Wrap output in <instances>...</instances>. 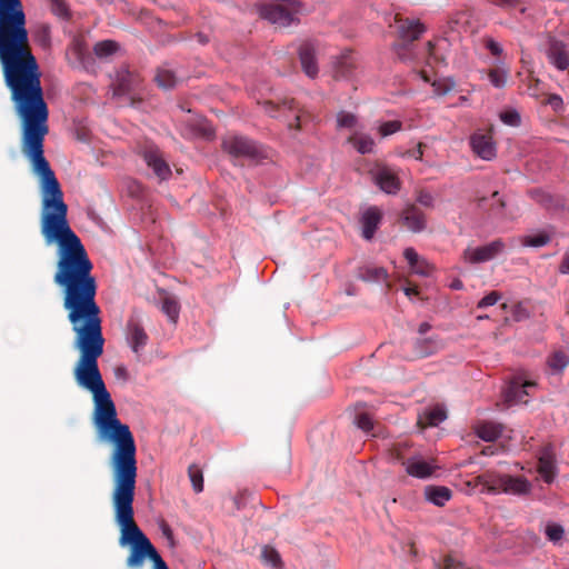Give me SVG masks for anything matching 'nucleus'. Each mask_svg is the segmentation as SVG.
Wrapping results in <instances>:
<instances>
[{
  "label": "nucleus",
  "mask_w": 569,
  "mask_h": 569,
  "mask_svg": "<svg viewBox=\"0 0 569 569\" xmlns=\"http://www.w3.org/2000/svg\"><path fill=\"white\" fill-rule=\"evenodd\" d=\"M406 471L409 476L426 479L432 476L438 466L432 465L419 457H410L405 463Z\"/></svg>",
  "instance_id": "nucleus-16"
},
{
  "label": "nucleus",
  "mask_w": 569,
  "mask_h": 569,
  "mask_svg": "<svg viewBox=\"0 0 569 569\" xmlns=\"http://www.w3.org/2000/svg\"><path fill=\"white\" fill-rule=\"evenodd\" d=\"M370 174L375 184L385 193L396 194L399 192L401 181L396 169L386 164H376Z\"/></svg>",
  "instance_id": "nucleus-6"
},
{
  "label": "nucleus",
  "mask_w": 569,
  "mask_h": 569,
  "mask_svg": "<svg viewBox=\"0 0 569 569\" xmlns=\"http://www.w3.org/2000/svg\"><path fill=\"white\" fill-rule=\"evenodd\" d=\"M124 371H126V369H124L123 367H118V368L116 369V375H117V376H119V375H123V373H124Z\"/></svg>",
  "instance_id": "nucleus-60"
},
{
  "label": "nucleus",
  "mask_w": 569,
  "mask_h": 569,
  "mask_svg": "<svg viewBox=\"0 0 569 569\" xmlns=\"http://www.w3.org/2000/svg\"><path fill=\"white\" fill-rule=\"evenodd\" d=\"M422 150H421V144L419 143L417 146V148L412 149V150H409L407 151L406 153H403L402 156L403 157H410V158H413L416 160H421L422 159Z\"/></svg>",
  "instance_id": "nucleus-53"
},
{
  "label": "nucleus",
  "mask_w": 569,
  "mask_h": 569,
  "mask_svg": "<svg viewBox=\"0 0 569 569\" xmlns=\"http://www.w3.org/2000/svg\"><path fill=\"white\" fill-rule=\"evenodd\" d=\"M403 292L407 297L412 298L418 295V290L415 287H406L403 288Z\"/></svg>",
  "instance_id": "nucleus-55"
},
{
  "label": "nucleus",
  "mask_w": 569,
  "mask_h": 569,
  "mask_svg": "<svg viewBox=\"0 0 569 569\" xmlns=\"http://www.w3.org/2000/svg\"><path fill=\"white\" fill-rule=\"evenodd\" d=\"M550 234L545 231H537L525 234L519 240L523 247L540 248L549 243Z\"/></svg>",
  "instance_id": "nucleus-31"
},
{
  "label": "nucleus",
  "mask_w": 569,
  "mask_h": 569,
  "mask_svg": "<svg viewBox=\"0 0 569 569\" xmlns=\"http://www.w3.org/2000/svg\"><path fill=\"white\" fill-rule=\"evenodd\" d=\"M546 536L552 542H558L562 539L565 535V529L562 526L551 522L546 526Z\"/></svg>",
  "instance_id": "nucleus-40"
},
{
  "label": "nucleus",
  "mask_w": 569,
  "mask_h": 569,
  "mask_svg": "<svg viewBox=\"0 0 569 569\" xmlns=\"http://www.w3.org/2000/svg\"><path fill=\"white\" fill-rule=\"evenodd\" d=\"M163 313L169 318L171 322H177L180 313L179 303L172 298H166L162 301L161 307Z\"/></svg>",
  "instance_id": "nucleus-37"
},
{
  "label": "nucleus",
  "mask_w": 569,
  "mask_h": 569,
  "mask_svg": "<svg viewBox=\"0 0 569 569\" xmlns=\"http://www.w3.org/2000/svg\"><path fill=\"white\" fill-rule=\"evenodd\" d=\"M402 220L406 227L412 232H420L426 228V217L423 212L415 206L403 211Z\"/></svg>",
  "instance_id": "nucleus-22"
},
{
  "label": "nucleus",
  "mask_w": 569,
  "mask_h": 569,
  "mask_svg": "<svg viewBox=\"0 0 569 569\" xmlns=\"http://www.w3.org/2000/svg\"><path fill=\"white\" fill-rule=\"evenodd\" d=\"M150 560L153 562V569H169L164 560L158 553L157 549L152 552Z\"/></svg>",
  "instance_id": "nucleus-48"
},
{
  "label": "nucleus",
  "mask_w": 569,
  "mask_h": 569,
  "mask_svg": "<svg viewBox=\"0 0 569 569\" xmlns=\"http://www.w3.org/2000/svg\"><path fill=\"white\" fill-rule=\"evenodd\" d=\"M537 470L547 483H551L556 477V458L551 445L543 447L538 458Z\"/></svg>",
  "instance_id": "nucleus-11"
},
{
  "label": "nucleus",
  "mask_w": 569,
  "mask_h": 569,
  "mask_svg": "<svg viewBox=\"0 0 569 569\" xmlns=\"http://www.w3.org/2000/svg\"><path fill=\"white\" fill-rule=\"evenodd\" d=\"M547 56L551 64L559 70L569 68V52L567 47L557 40H551L547 50Z\"/></svg>",
  "instance_id": "nucleus-15"
},
{
  "label": "nucleus",
  "mask_w": 569,
  "mask_h": 569,
  "mask_svg": "<svg viewBox=\"0 0 569 569\" xmlns=\"http://www.w3.org/2000/svg\"><path fill=\"white\" fill-rule=\"evenodd\" d=\"M547 104H549L555 111H559L563 107V100L559 94H550L547 99Z\"/></svg>",
  "instance_id": "nucleus-47"
},
{
  "label": "nucleus",
  "mask_w": 569,
  "mask_h": 569,
  "mask_svg": "<svg viewBox=\"0 0 569 569\" xmlns=\"http://www.w3.org/2000/svg\"><path fill=\"white\" fill-rule=\"evenodd\" d=\"M160 529L162 531V535L168 539L170 546H174L173 532L170 526L167 522L162 521L160 525Z\"/></svg>",
  "instance_id": "nucleus-49"
},
{
  "label": "nucleus",
  "mask_w": 569,
  "mask_h": 569,
  "mask_svg": "<svg viewBox=\"0 0 569 569\" xmlns=\"http://www.w3.org/2000/svg\"><path fill=\"white\" fill-rule=\"evenodd\" d=\"M399 37L408 42L417 40L425 31L426 26L418 19H396Z\"/></svg>",
  "instance_id": "nucleus-13"
},
{
  "label": "nucleus",
  "mask_w": 569,
  "mask_h": 569,
  "mask_svg": "<svg viewBox=\"0 0 569 569\" xmlns=\"http://www.w3.org/2000/svg\"><path fill=\"white\" fill-rule=\"evenodd\" d=\"M336 127L338 130H349L351 133L362 129L358 117L346 110H341L336 116Z\"/></svg>",
  "instance_id": "nucleus-24"
},
{
  "label": "nucleus",
  "mask_w": 569,
  "mask_h": 569,
  "mask_svg": "<svg viewBox=\"0 0 569 569\" xmlns=\"http://www.w3.org/2000/svg\"><path fill=\"white\" fill-rule=\"evenodd\" d=\"M156 81L159 87H161L163 89H171L177 83V77L174 76V73L172 71L167 70V69H161L158 71V73L156 76Z\"/></svg>",
  "instance_id": "nucleus-36"
},
{
  "label": "nucleus",
  "mask_w": 569,
  "mask_h": 569,
  "mask_svg": "<svg viewBox=\"0 0 569 569\" xmlns=\"http://www.w3.org/2000/svg\"><path fill=\"white\" fill-rule=\"evenodd\" d=\"M489 1L492 4L500 6V7H513L517 3V0H489Z\"/></svg>",
  "instance_id": "nucleus-54"
},
{
  "label": "nucleus",
  "mask_w": 569,
  "mask_h": 569,
  "mask_svg": "<svg viewBox=\"0 0 569 569\" xmlns=\"http://www.w3.org/2000/svg\"><path fill=\"white\" fill-rule=\"evenodd\" d=\"M417 77L420 78L423 82H428L433 88V92L436 96H445L451 90H453L456 82L450 77L445 78H435L431 79L427 71H420L417 73Z\"/></svg>",
  "instance_id": "nucleus-21"
},
{
  "label": "nucleus",
  "mask_w": 569,
  "mask_h": 569,
  "mask_svg": "<svg viewBox=\"0 0 569 569\" xmlns=\"http://www.w3.org/2000/svg\"><path fill=\"white\" fill-rule=\"evenodd\" d=\"M188 476L191 481L193 490L199 493L203 490V475L202 470L197 465H191L188 469Z\"/></svg>",
  "instance_id": "nucleus-38"
},
{
  "label": "nucleus",
  "mask_w": 569,
  "mask_h": 569,
  "mask_svg": "<svg viewBox=\"0 0 569 569\" xmlns=\"http://www.w3.org/2000/svg\"><path fill=\"white\" fill-rule=\"evenodd\" d=\"M402 128V123L398 120H392V121H386L383 123H381L379 126V133L382 136V137H388L390 134H393L398 131H400Z\"/></svg>",
  "instance_id": "nucleus-41"
},
{
  "label": "nucleus",
  "mask_w": 569,
  "mask_h": 569,
  "mask_svg": "<svg viewBox=\"0 0 569 569\" xmlns=\"http://www.w3.org/2000/svg\"><path fill=\"white\" fill-rule=\"evenodd\" d=\"M506 244L497 239L480 247H468L462 253V259L467 263H483L490 261L505 251Z\"/></svg>",
  "instance_id": "nucleus-5"
},
{
  "label": "nucleus",
  "mask_w": 569,
  "mask_h": 569,
  "mask_svg": "<svg viewBox=\"0 0 569 569\" xmlns=\"http://www.w3.org/2000/svg\"><path fill=\"white\" fill-rule=\"evenodd\" d=\"M459 101H460V103H467V102H468V98H467V97H465V96H461V97L459 98Z\"/></svg>",
  "instance_id": "nucleus-61"
},
{
  "label": "nucleus",
  "mask_w": 569,
  "mask_h": 569,
  "mask_svg": "<svg viewBox=\"0 0 569 569\" xmlns=\"http://www.w3.org/2000/svg\"><path fill=\"white\" fill-rule=\"evenodd\" d=\"M491 448H493V446H488V447H486V448L482 450V453H483L485 456L492 455V453H493V451L491 450Z\"/></svg>",
  "instance_id": "nucleus-58"
},
{
  "label": "nucleus",
  "mask_w": 569,
  "mask_h": 569,
  "mask_svg": "<svg viewBox=\"0 0 569 569\" xmlns=\"http://www.w3.org/2000/svg\"><path fill=\"white\" fill-rule=\"evenodd\" d=\"M403 256L413 273L422 277H431L433 274L435 267L420 257L413 248H406Z\"/></svg>",
  "instance_id": "nucleus-14"
},
{
  "label": "nucleus",
  "mask_w": 569,
  "mask_h": 569,
  "mask_svg": "<svg viewBox=\"0 0 569 569\" xmlns=\"http://www.w3.org/2000/svg\"><path fill=\"white\" fill-rule=\"evenodd\" d=\"M430 329H431L430 323H428V322H422V323H420V325H419L418 332H419L420 335H425V333H427Z\"/></svg>",
  "instance_id": "nucleus-56"
},
{
  "label": "nucleus",
  "mask_w": 569,
  "mask_h": 569,
  "mask_svg": "<svg viewBox=\"0 0 569 569\" xmlns=\"http://www.w3.org/2000/svg\"><path fill=\"white\" fill-rule=\"evenodd\" d=\"M476 435L485 441H495L502 432L500 425L491 421L479 422L475 426Z\"/></svg>",
  "instance_id": "nucleus-26"
},
{
  "label": "nucleus",
  "mask_w": 569,
  "mask_h": 569,
  "mask_svg": "<svg viewBox=\"0 0 569 569\" xmlns=\"http://www.w3.org/2000/svg\"><path fill=\"white\" fill-rule=\"evenodd\" d=\"M426 498L436 506H445L451 499L452 492L443 486H428L425 489Z\"/></svg>",
  "instance_id": "nucleus-28"
},
{
  "label": "nucleus",
  "mask_w": 569,
  "mask_h": 569,
  "mask_svg": "<svg viewBox=\"0 0 569 569\" xmlns=\"http://www.w3.org/2000/svg\"><path fill=\"white\" fill-rule=\"evenodd\" d=\"M529 393H503L505 396V402L506 407L509 408L513 405H517L518 402L522 401L523 396H528ZM523 402H527V400H523Z\"/></svg>",
  "instance_id": "nucleus-46"
},
{
  "label": "nucleus",
  "mask_w": 569,
  "mask_h": 569,
  "mask_svg": "<svg viewBox=\"0 0 569 569\" xmlns=\"http://www.w3.org/2000/svg\"><path fill=\"white\" fill-rule=\"evenodd\" d=\"M509 78V69L501 63L497 68H492L488 71V79L491 86L497 89H502L507 84V80Z\"/></svg>",
  "instance_id": "nucleus-30"
},
{
  "label": "nucleus",
  "mask_w": 569,
  "mask_h": 569,
  "mask_svg": "<svg viewBox=\"0 0 569 569\" xmlns=\"http://www.w3.org/2000/svg\"><path fill=\"white\" fill-rule=\"evenodd\" d=\"M348 143H350L360 154H368L373 152L375 140L370 134L361 132V130L351 133L348 137Z\"/></svg>",
  "instance_id": "nucleus-23"
},
{
  "label": "nucleus",
  "mask_w": 569,
  "mask_h": 569,
  "mask_svg": "<svg viewBox=\"0 0 569 569\" xmlns=\"http://www.w3.org/2000/svg\"><path fill=\"white\" fill-rule=\"evenodd\" d=\"M500 299V295L497 291H491L487 296H485L478 302V308H487L496 305Z\"/></svg>",
  "instance_id": "nucleus-44"
},
{
  "label": "nucleus",
  "mask_w": 569,
  "mask_h": 569,
  "mask_svg": "<svg viewBox=\"0 0 569 569\" xmlns=\"http://www.w3.org/2000/svg\"><path fill=\"white\" fill-rule=\"evenodd\" d=\"M447 419V410L442 405H436L419 416L418 425L421 428L437 427Z\"/></svg>",
  "instance_id": "nucleus-19"
},
{
  "label": "nucleus",
  "mask_w": 569,
  "mask_h": 569,
  "mask_svg": "<svg viewBox=\"0 0 569 569\" xmlns=\"http://www.w3.org/2000/svg\"><path fill=\"white\" fill-rule=\"evenodd\" d=\"M358 68V57L351 49H345L336 58L335 73L341 79H351Z\"/></svg>",
  "instance_id": "nucleus-8"
},
{
  "label": "nucleus",
  "mask_w": 569,
  "mask_h": 569,
  "mask_svg": "<svg viewBox=\"0 0 569 569\" xmlns=\"http://www.w3.org/2000/svg\"><path fill=\"white\" fill-rule=\"evenodd\" d=\"M143 159L147 166L152 169L160 180H166L171 176L169 164L162 158L160 151L156 147H150L143 152Z\"/></svg>",
  "instance_id": "nucleus-12"
},
{
  "label": "nucleus",
  "mask_w": 569,
  "mask_h": 569,
  "mask_svg": "<svg viewBox=\"0 0 569 569\" xmlns=\"http://www.w3.org/2000/svg\"><path fill=\"white\" fill-rule=\"evenodd\" d=\"M447 41L445 39H439L437 41H429L427 43V52H428V64L431 66L433 62H439L443 60V56L440 54V47L446 46Z\"/></svg>",
  "instance_id": "nucleus-33"
},
{
  "label": "nucleus",
  "mask_w": 569,
  "mask_h": 569,
  "mask_svg": "<svg viewBox=\"0 0 569 569\" xmlns=\"http://www.w3.org/2000/svg\"><path fill=\"white\" fill-rule=\"evenodd\" d=\"M278 3H260L257 11L263 20L279 26L289 27L299 22V16L307 12L301 0H276Z\"/></svg>",
  "instance_id": "nucleus-3"
},
{
  "label": "nucleus",
  "mask_w": 569,
  "mask_h": 569,
  "mask_svg": "<svg viewBox=\"0 0 569 569\" xmlns=\"http://www.w3.org/2000/svg\"><path fill=\"white\" fill-rule=\"evenodd\" d=\"M535 381L529 377L526 372H518L511 375L508 381V385L503 387L500 391H523L527 388L535 387Z\"/></svg>",
  "instance_id": "nucleus-27"
},
{
  "label": "nucleus",
  "mask_w": 569,
  "mask_h": 569,
  "mask_svg": "<svg viewBox=\"0 0 569 569\" xmlns=\"http://www.w3.org/2000/svg\"><path fill=\"white\" fill-rule=\"evenodd\" d=\"M472 151L482 160H492L497 154L496 143L491 136L476 132L470 137Z\"/></svg>",
  "instance_id": "nucleus-10"
},
{
  "label": "nucleus",
  "mask_w": 569,
  "mask_h": 569,
  "mask_svg": "<svg viewBox=\"0 0 569 569\" xmlns=\"http://www.w3.org/2000/svg\"><path fill=\"white\" fill-rule=\"evenodd\" d=\"M418 202L425 207H431L433 202V198L429 192H421L418 196Z\"/></svg>",
  "instance_id": "nucleus-51"
},
{
  "label": "nucleus",
  "mask_w": 569,
  "mask_h": 569,
  "mask_svg": "<svg viewBox=\"0 0 569 569\" xmlns=\"http://www.w3.org/2000/svg\"><path fill=\"white\" fill-rule=\"evenodd\" d=\"M449 287L453 290H461L463 288V283L461 280L455 279Z\"/></svg>",
  "instance_id": "nucleus-57"
},
{
  "label": "nucleus",
  "mask_w": 569,
  "mask_h": 569,
  "mask_svg": "<svg viewBox=\"0 0 569 569\" xmlns=\"http://www.w3.org/2000/svg\"><path fill=\"white\" fill-rule=\"evenodd\" d=\"M137 480L112 485L111 502L114 512V521L120 528V545H130V555L127 566L132 569L141 568L144 558L151 557L153 545L141 531L134 520L133 501Z\"/></svg>",
  "instance_id": "nucleus-2"
},
{
  "label": "nucleus",
  "mask_w": 569,
  "mask_h": 569,
  "mask_svg": "<svg viewBox=\"0 0 569 569\" xmlns=\"http://www.w3.org/2000/svg\"><path fill=\"white\" fill-rule=\"evenodd\" d=\"M353 410V422L356 423V426L362 431L376 436V433L373 432L375 420L371 408L368 407L366 403H357Z\"/></svg>",
  "instance_id": "nucleus-18"
},
{
  "label": "nucleus",
  "mask_w": 569,
  "mask_h": 569,
  "mask_svg": "<svg viewBox=\"0 0 569 569\" xmlns=\"http://www.w3.org/2000/svg\"><path fill=\"white\" fill-rule=\"evenodd\" d=\"M492 197H493V198H498V200L500 201L501 207H503V206H505V203H503V202L501 201V199L499 198V193H498V192H495V193L492 194Z\"/></svg>",
  "instance_id": "nucleus-62"
},
{
  "label": "nucleus",
  "mask_w": 569,
  "mask_h": 569,
  "mask_svg": "<svg viewBox=\"0 0 569 569\" xmlns=\"http://www.w3.org/2000/svg\"><path fill=\"white\" fill-rule=\"evenodd\" d=\"M93 50L98 57L106 58L118 50V43L112 40L100 41L94 46Z\"/></svg>",
  "instance_id": "nucleus-39"
},
{
  "label": "nucleus",
  "mask_w": 569,
  "mask_h": 569,
  "mask_svg": "<svg viewBox=\"0 0 569 569\" xmlns=\"http://www.w3.org/2000/svg\"><path fill=\"white\" fill-rule=\"evenodd\" d=\"M547 363L552 372H561L569 365V355L563 350H556L549 356Z\"/></svg>",
  "instance_id": "nucleus-32"
},
{
  "label": "nucleus",
  "mask_w": 569,
  "mask_h": 569,
  "mask_svg": "<svg viewBox=\"0 0 569 569\" xmlns=\"http://www.w3.org/2000/svg\"><path fill=\"white\" fill-rule=\"evenodd\" d=\"M126 341L130 349L140 355L148 343L149 337L143 328L142 320L137 312H133L126 325L124 329Z\"/></svg>",
  "instance_id": "nucleus-7"
},
{
  "label": "nucleus",
  "mask_w": 569,
  "mask_h": 569,
  "mask_svg": "<svg viewBox=\"0 0 569 569\" xmlns=\"http://www.w3.org/2000/svg\"><path fill=\"white\" fill-rule=\"evenodd\" d=\"M198 38H199V42H201L203 44L208 42V39L201 33L198 34Z\"/></svg>",
  "instance_id": "nucleus-59"
},
{
  "label": "nucleus",
  "mask_w": 569,
  "mask_h": 569,
  "mask_svg": "<svg viewBox=\"0 0 569 569\" xmlns=\"http://www.w3.org/2000/svg\"><path fill=\"white\" fill-rule=\"evenodd\" d=\"M53 12L59 17H67L68 8L63 2L56 1L53 4Z\"/></svg>",
  "instance_id": "nucleus-50"
},
{
  "label": "nucleus",
  "mask_w": 569,
  "mask_h": 569,
  "mask_svg": "<svg viewBox=\"0 0 569 569\" xmlns=\"http://www.w3.org/2000/svg\"><path fill=\"white\" fill-rule=\"evenodd\" d=\"M500 120L512 127H517L520 124V114L516 110L505 111L500 113Z\"/></svg>",
  "instance_id": "nucleus-42"
},
{
  "label": "nucleus",
  "mask_w": 569,
  "mask_h": 569,
  "mask_svg": "<svg viewBox=\"0 0 569 569\" xmlns=\"http://www.w3.org/2000/svg\"><path fill=\"white\" fill-rule=\"evenodd\" d=\"M502 486V491L507 493H525L529 491V482L520 477H512L508 475H503V479L499 480Z\"/></svg>",
  "instance_id": "nucleus-25"
},
{
  "label": "nucleus",
  "mask_w": 569,
  "mask_h": 569,
  "mask_svg": "<svg viewBox=\"0 0 569 569\" xmlns=\"http://www.w3.org/2000/svg\"><path fill=\"white\" fill-rule=\"evenodd\" d=\"M382 213L379 208L370 207L361 216L362 236L365 239L370 240L375 236L381 222Z\"/></svg>",
  "instance_id": "nucleus-17"
},
{
  "label": "nucleus",
  "mask_w": 569,
  "mask_h": 569,
  "mask_svg": "<svg viewBox=\"0 0 569 569\" xmlns=\"http://www.w3.org/2000/svg\"><path fill=\"white\" fill-rule=\"evenodd\" d=\"M410 448V445L408 441H399L392 445V447L389 449V457L390 459L401 462L405 465L407 462L406 452Z\"/></svg>",
  "instance_id": "nucleus-35"
},
{
  "label": "nucleus",
  "mask_w": 569,
  "mask_h": 569,
  "mask_svg": "<svg viewBox=\"0 0 569 569\" xmlns=\"http://www.w3.org/2000/svg\"><path fill=\"white\" fill-rule=\"evenodd\" d=\"M261 556L267 563H270L273 567L278 566L280 562V556L273 548L264 547Z\"/></svg>",
  "instance_id": "nucleus-43"
},
{
  "label": "nucleus",
  "mask_w": 569,
  "mask_h": 569,
  "mask_svg": "<svg viewBox=\"0 0 569 569\" xmlns=\"http://www.w3.org/2000/svg\"><path fill=\"white\" fill-rule=\"evenodd\" d=\"M558 270L562 274H569V249L565 252Z\"/></svg>",
  "instance_id": "nucleus-52"
},
{
  "label": "nucleus",
  "mask_w": 569,
  "mask_h": 569,
  "mask_svg": "<svg viewBox=\"0 0 569 569\" xmlns=\"http://www.w3.org/2000/svg\"><path fill=\"white\" fill-rule=\"evenodd\" d=\"M360 277L365 281H382L387 279L388 272L381 267H368L361 270Z\"/></svg>",
  "instance_id": "nucleus-34"
},
{
  "label": "nucleus",
  "mask_w": 569,
  "mask_h": 569,
  "mask_svg": "<svg viewBox=\"0 0 569 569\" xmlns=\"http://www.w3.org/2000/svg\"><path fill=\"white\" fill-rule=\"evenodd\" d=\"M222 148L234 158L258 159L262 157V150L254 141L238 134L226 136L222 140Z\"/></svg>",
  "instance_id": "nucleus-4"
},
{
  "label": "nucleus",
  "mask_w": 569,
  "mask_h": 569,
  "mask_svg": "<svg viewBox=\"0 0 569 569\" xmlns=\"http://www.w3.org/2000/svg\"><path fill=\"white\" fill-rule=\"evenodd\" d=\"M92 395L96 403V423L101 436L112 445L108 461L112 485L137 480V446L129 426L117 418L111 393Z\"/></svg>",
  "instance_id": "nucleus-1"
},
{
  "label": "nucleus",
  "mask_w": 569,
  "mask_h": 569,
  "mask_svg": "<svg viewBox=\"0 0 569 569\" xmlns=\"http://www.w3.org/2000/svg\"><path fill=\"white\" fill-rule=\"evenodd\" d=\"M443 347V341L438 336H433L418 339L415 343V352L418 357L425 358L439 352Z\"/></svg>",
  "instance_id": "nucleus-20"
},
{
  "label": "nucleus",
  "mask_w": 569,
  "mask_h": 569,
  "mask_svg": "<svg viewBox=\"0 0 569 569\" xmlns=\"http://www.w3.org/2000/svg\"><path fill=\"white\" fill-rule=\"evenodd\" d=\"M503 479V475H496L493 472H486L477 477V482L482 485L481 491L497 493L502 491V486L499 483V480Z\"/></svg>",
  "instance_id": "nucleus-29"
},
{
  "label": "nucleus",
  "mask_w": 569,
  "mask_h": 569,
  "mask_svg": "<svg viewBox=\"0 0 569 569\" xmlns=\"http://www.w3.org/2000/svg\"><path fill=\"white\" fill-rule=\"evenodd\" d=\"M485 47L492 56L496 57L501 56L503 52L502 46L492 38H487L485 40Z\"/></svg>",
  "instance_id": "nucleus-45"
},
{
  "label": "nucleus",
  "mask_w": 569,
  "mask_h": 569,
  "mask_svg": "<svg viewBox=\"0 0 569 569\" xmlns=\"http://www.w3.org/2000/svg\"><path fill=\"white\" fill-rule=\"evenodd\" d=\"M302 70L309 78L318 74V63L316 59V43L312 40H305L298 50Z\"/></svg>",
  "instance_id": "nucleus-9"
}]
</instances>
